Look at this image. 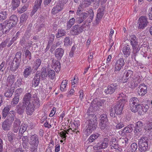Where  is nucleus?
Listing matches in <instances>:
<instances>
[{
	"label": "nucleus",
	"mask_w": 152,
	"mask_h": 152,
	"mask_svg": "<svg viewBox=\"0 0 152 152\" xmlns=\"http://www.w3.org/2000/svg\"><path fill=\"white\" fill-rule=\"evenodd\" d=\"M87 115H88V118L89 119L86 122L87 125L83 131L84 132L86 133L88 135L96 129L97 123L96 115L92 114H89L88 113Z\"/></svg>",
	"instance_id": "f257e3e1"
},
{
	"label": "nucleus",
	"mask_w": 152,
	"mask_h": 152,
	"mask_svg": "<svg viewBox=\"0 0 152 152\" xmlns=\"http://www.w3.org/2000/svg\"><path fill=\"white\" fill-rule=\"evenodd\" d=\"M125 103V100L120 99L116 104L111 107L110 110V116L113 117H115V114L117 115H121Z\"/></svg>",
	"instance_id": "f03ea898"
},
{
	"label": "nucleus",
	"mask_w": 152,
	"mask_h": 152,
	"mask_svg": "<svg viewBox=\"0 0 152 152\" xmlns=\"http://www.w3.org/2000/svg\"><path fill=\"white\" fill-rule=\"evenodd\" d=\"M33 99L32 100V102H31L26 108V113L29 115H31L34 110L35 107L38 108L39 106V99L37 97V95L33 94L32 97Z\"/></svg>",
	"instance_id": "7ed1b4c3"
},
{
	"label": "nucleus",
	"mask_w": 152,
	"mask_h": 152,
	"mask_svg": "<svg viewBox=\"0 0 152 152\" xmlns=\"http://www.w3.org/2000/svg\"><path fill=\"white\" fill-rule=\"evenodd\" d=\"M39 142L38 136L36 134L32 135L30 137L29 142L30 146L29 150L32 152H37Z\"/></svg>",
	"instance_id": "20e7f679"
},
{
	"label": "nucleus",
	"mask_w": 152,
	"mask_h": 152,
	"mask_svg": "<svg viewBox=\"0 0 152 152\" xmlns=\"http://www.w3.org/2000/svg\"><path fill=\"white\" fill-rule=\"evenodd\" d=\"M148 138L144 136L138 140V150L140 152H145L148 150Z\"/></svg>",
	"instance_id": "39448f33"
},
{
	"label": "nucleus",
	"mask_w": 152,
	"mask_h": 152,
	"mask_svg": "<svg viewBox=\"0 0 152 152\" xmlns=\"http://www.w3.org/2000/svg\"><path fill=\"white\" fill-rule=\"evenodd\" d=\"M99 118L101 122L99 123L100 127L101 129L106 130L110 129V124L108 121L106 114H103L100 115Z\"/></svg>",
	"instance_id": "423d86ee"
},
{
	"label": "nucleus",
	"mask_w": 152,
	"mask_h": 152,
	"mask_svg": "<svg viewBox=\"0 0 152 152\" xmlns=\"http://www.w3.org/2000/svg\"><path fill=\"white\" fill-rule=\"evenodd\" d=\"M86 22V21H84L83 24L81 26L78 25H74L70 30V34L72 35H77L81 33L83 30L84 26Z\"/></svg>",
	"instance_id": "0eeeda50"
},
{
	"label": "nucleus",
	"mask_w": 152,
	"mask_h": 152,
	"mask_svg": "<svg viewBox=\"0 0 152 152\" xmlns=\"http://www.w3.org/2000/svg\"><path fill=\"white\" fill-rule=\"evenodd\" d=\"M130 109L132 112L136 113L137 111V108L140 104L138 98L136 97L131 98L129 100Z\"/></svg>",
	"instance_id": "6e6552de"
},
{
	"label": "nucleus",
	"mask_w": 152,
	"mask_h": 152,
	"mask_svg": "<svg viewBox=\"0 0 152 152\" xmlns=\"http://www.w3.org/2000/svg\"><path fill=\"white\" fill-rule=\"evenodd\" d=\"M118 87V85L116 83L110 84L104 90V92L107 94H112L117 90Z\"/></svg>",
	"instance_id": "1a4fd4ad"
},
{
	"label": "nucleus",
	"mask_w": 152,
	"mask_h": 152,
	"mask_svg": "<svg viewBox=\"0 0 152 152\" xmlns=\"http://www.w3.org/2000/svg\"><path fill=\"white\" fill-rule=\"evenodd\" d=\"M136 125V126L134 127V132L135 135L140 136L142 134L143 123L142 121H139L137 123Z\"/></svg>",
	"instance_id": "9d476101"
},
{
	"label": "nucleus",
	"mask_w": 152,
	"mask_h": 152,
	"mask_svg": "<svg viewBox=\"0 0 152 152\" xmlns=\"http://www.w3.org/2000/svg\"><path fill=\"white\" fill-rule=\"evenodd\" d=\"M4 28L3 31V34H7L13 27L15 25L9 20H5L4 23Z\"/></svg>",
	"instance_id": "9b49d317"
},
{
	"label": "nucleus",
	"mask_w": 152,
	"mask_h": 152,
	"mask_svg": "<svg viewBox=\"0 0 152 152\" xmlns=\"http://www.w3.org/2000/svg\"><path fill=\"white\" fill-rule=\"evenodd\" d=\"M109 142L108 139L105 138L104 139L102 142H100L97 143L94 147L95 150H99L102 148H105L107 147Z\"/></svg>",
	"instance_id": "f8f14e48"
},
{
	"label": "nucleus",
	"mask_w": 152,
	"mask_h": 152,
	"mask_svg": "<svg viewBox=\"0 0 152 152\" xmlns=\"http://www.w3.org/2000/svg\"><path fill=\"white\" fill-rule=\"evenodd\" d=\"M139 20V22L138 28L140 29H143L146 27L148 23L147 18L145 16H142L140 18Z\"/></svg>",
	"instance_id": "ddd939ff"
},
{
	"label": "nucleus",
	"mask_w": 152,
	"mask_h": 152,
	"mask_svg": "<svg viewBox=\"0 0 152 152\" xmlns=\"http://www.w3.org/2000/svg\"><path fill=\"white\" fill-rule=\"evenodd\" d=\"M22 52L21 51L18 52L15 54V58L13 61V63H16L15 65H14V66H20V63L21 59V55ZM12 65V66H13Z\"/></svg>",
	"instance_id": "4468645a"
},
{
	"label": "nucleus",
	"mask_w": 152,
	"mask_h": 152,
	"mask_svg": "<svg viewBox=\"0 0 152 152\" xmlns=\"http://www.w3.org/2000/svg\"><path fill=\"white\" fill-rule=\"evenodd\" d=\"M147 86L144 83H141L138 87V93L140 96L144 95L147 92Z\"/></svg>",
	"instance_id": "2eb2a0df"
},
{
	"label": "nucleus",
	"mask_w": 152,
	"mask_h": 152,
	"mask_svg": "<svg viewBox=\"0 0 152 152\" xmlns=\"http://www.w3.org/2000/svg\"><path fill=\"white\" fill-rule=\"evenodd\" d=\"M33 95L32 93L31 94V92L26 93L23 97V102H21L25 104V105L28 106V104H29L31 103L30 100H32L33 99L32 97Z\"/></svg>",
	"instance_id": "dca6fc26"
},
{
	"label": "nucleus",
	"mask_w": 152,
	"mask_h": 152,
	"mask_svg": "<svg viewBox=\"0 0 152 152\" xmlns=\"http://www.w3.org/2000/svg\"><path fill=\"white\" fill-rule=\"evenodd\" d=\"M22 144L23 148L26 149H29L30 147L29 146V137L28 136H23L22 138Z\"/></svg>",
	"instance_id": "f3484780"
},
{
	"label": "nucleus",
	"mask_w": 152,
	"mask_h": 152,
	"mask_svg": "<svg viewBox=\"0 0 152 152\" xmlns=\"http://www.w3.org/2000/svg\"><path fill=\"white\" fill-rule=\"evenodd\" d=\"M25 104L23 103L20 102L19 104L17 105L16 108V111L19 115H21L23 113L25 107H27Z\"/></svg>",
	"instance_id": "a211bd4d"
},
{
	"label": "nucleus",
	"mask_w": 152,
	"mask_h": 152,
	"mask_svg": "<svg viewBox=\"0 0 152 152\" xmlns=\"http://www.w3.org/2000/svg\"><path fill=\"white\" fill-rule=\"evenodd\" d=\"M64 53V50L61 48L56 49L55 51V56L58 60H61L62 57Z\"/></svg>",
	"instance_id": "6ab92c4d"
},
{
	"label": "nucleus",
	"mask_w": 152,
	"mask_h": 152,
	"mask_svg": "<svg viewBox=\"0 0 152 152\" xmlns=\"http://www.w3.org/2000/svg\"><path fill=\"white\" fill-rule=\"evenodd\" d=\"M149 108L147 104L140 105L137 108V111L139 114H143L146 113Z\"/></svg>",
	"instance_id": "aec40b11"
},
{
	"label": "nucleus",
	"mask_w": 152,
	"mask_h": 152,
	"mask_svg": "<svg viewBox=\"0 0 152 152\" xmlns=\"http://www.w3.org/2000/svg\"><path fill=\"white\" fill-rule=\"evenodd\" d=\"M104 14V10L102 8H99L97 10L96 23L98 24L102 18Z\"/></svg>",
	"instance_id": "412c9836"
},
{
	"label": "nucleus",
	"mask_w": 152,
	"mask_h": 152,
	"mask_svg": "<svg viewBox=\"0 0 152 152\" xmlns=\"http://www.w3.org/2000/svg\"><path fill=\"white\" fill-rule=\"evenodd\" d=\"M88 13L86 12H82V13L79 15V17L77 19L76 21L78 23H80L85 20L88 17Z\"/></svg>",
	"instance_id": "4be33fe9"
},
{
	"label": "nucleus",
	"mask_w": 152,
	"mask_h": 152,
	"mask_svg": "<svg viewBox=\"0 0 152 152\" xmlns=\"http://www.w3.org/2000/svg\"><path fill=\"white\" fill-rule=\"evenodd\" d=\"M122 52L125 57H128L130 55L131 52V49L129 45H126L123 47Z\"/></svg>",
	"instance_id": "5701e85b"
},
{
	"label": "nucleus",
	"mask_w": 152,
	"mask_h": 152,
	"mask_svg": "<svg viewBox=\"0 0 152 152\" xmlns=\"http://www.w3.org/2000/svg\"><path fill=\"white\" fill-rule=\"evenodd\" d=\"M15 112L14 110L10 111L7 116L6 120L12 124L15 118Z\"/></svg>",
	"instance_id": "b1692460"
},
{
	"label": "nucleus",
	"mask_w": 152,
	"mask_h": 152,
	"mask_svg": "<svg viewBox=\"0 0 152 152\" xmlns=\"http://www.w3.org/2000/svg\"><path fill=\"white\" fill-rule=\"evenodd\" d=\"M12 124L7 121L5 120L2 122V128L4 131H8L10 129Z\"/></svg>",
	"instance_id": "393cba45"
},
{
	"label": "nucleus",
	"mask_w": 152,
	"mask_h": 152,
	"mask_svg": "<svg viewBox=\"0 0 152 152\" xmlns=\"http://www.w3.org/2000/svg\"><path fill=\"white\" fill-rule=\"evenodd\" d=\"M129 40L132 47L139 46L136 37L134 35H130Z\"/></svg>",
	"instance_id": "a878e982"
},
{
	"label": "nucleus",
	"mask_w": 152,
	"mask_h": 152,
	"mask_svg": "<svg viewBox=\"0 0 152 152\" xmlns=\"http://www.w3.org/2000/svg\"><path fill=\"white\" fill-rule=\"evenodd\" d=\"M42 0H36L33 9L31 12V15H33L37 11V9L40 7Z\"/></svg>",
	"instance_id": "bb28decb"
},
{
	"label": "nucleus",
	"mask_w": 152,
	"mask_h": 152,
	"mask_svg": "<svg viewBox=\"0 0 152 152\" xmlns=\"http://www.w3.org/2000/svg\"><path fill=\"white\" fill-rule=\"evenodd\" d=\"M21 121L18 118H15V120L13 123V131L15 133H16L18 131L20 125Z\"/></svg>",
	"instance_id": "cd10ccee"
},
{
	"label": "nucleus",
	"mask_w": 152,
	"mask_h": 152,
	"mask_svg": "<svg viewBox=\"0 0 152 152\" xmlns=\"http://www.w3.org/2000/svg\"><path fill=\"white\" fill-rule=\"evenodd\" d=\"M63 6L58 3V5L55 6L52 10V13L55 15L58 12L61 11L63 9Z\"/></svg>",
	"instance_id": "c85d7f7f"
},
{
	"label": "nucleus",
	"mask_w": 152,
	"mask_h": 152,
	"mask_svg": "<svg viewBox=\"0 0 152 152\" xmlns=\"http://www.w3.org/2000/svg\"><path fill=\"white\" fill-rule=\"evenodd\" d=\"M30 37V35L29 34H24V35L22 39L20 42V43L22 46H25L26 47L27 46L26 45L27 43V40H28Z\"/></svg>",
	"instance_id": "c756f323"
},
{
	"label": "nucleus",
	"mask_w": 152,
	"mask_h": 152,
	"mask_svg": "<svg viewBox=\"0 0 152 152\" xmlns=\"http://www.w3.org/2000/svg\"><path fill=\"white\" fill-rule=\"evenodd\" d=\"M66 31L62 29H59L58 30L57 33L56 34V36L57 38H58L63 36L66 35Z\"/></svg>",
	"instance_id": "7c9ffc66"
},
{
	"label": "nucleus",
	"mask_w": 152,
	"mask_h": 152,
	"mask_svg": "<svg viewBox=\"0 0 152 152\" xmlns=\"http://www.w3.org/2000/svg\"><path fill=\"white\" fill-rule=\"evenodd\" d=\"M10 110V107L8 105L7 106L4 108L2 112L3 118L4 119L7 116Z\"/></svg>",
	"instance_id": "2f4dec72"
},
{
	"label": "nucleus",
	"mask_w": 152,
	"mask_h": 152,
	"mask_svg": "<svg viewBox=\"0 0 152 152\" xmlns=\"http://www.w3.org/2000/svg\"><path fill=\"white\" fill-rule=\"evenodd\" d=\"M10 110V107L8 105L7 106L4 108L2 112L3 118L4 119L7 116Z\"/></svg>",
	"instance_id": "473e14b6"
},
{
	"label": "nucleus",
	"mask_w": 152,
	"mask_h": 152,
	"mask_svg": "<svg viewBox=\"0 0 152 152\" xmlns=\"http://www.w3.org/2000/svg\"><path fill=\"white\" fill-rule=\"evenodd\" d=\"M10 110V107L8 105L7 106L4 108L2 112L3 118L4 119L7 116Z\"/></svg>",
	"instance_id": "72a5a7b5"
},
{
	"label": "nucleus",
	"mask_w": 152,
	"mask_h": 152,
	"mask_svg": "<svg viewBox=\"0 0 152 152\" xmlns=\"http://www.w3.org/2000/svg\"><path fill=\"white\" fill-rule=\"evenodd\" d=\"M7 137L8 140L11 143L13 142V140L15 138V135L11 132H9L7 134Z\"/></svg>",
	"instance_id": "f704fd0d"
},
{
	"label": "nucleus",
	"mask_w": 152,
	"mask_h": 152,
	"mask_svg": "<svg viewBox=\"0 0 152 152\" xmlns=\"http://www.w3.org/2000/svg\"><path fill=\"white\" fill-rule=\"evenodd\" d=\"M100 134L98 133H95L91 135L89 137L88 140L91 143L94 142L99 136Z\"/></svg>",
	"instance_id": "c9c22d12"
},
{
	"label": "nucleus",
	"mask_w": 152,
	"mask_h": 152,
	"mask_svg": "<svg viewBox=\"0 0 152 152\" xmlns=\"http://www.w3.org/2000/svg\"><path fill=\"white\" fill-rule=\"evenodd\" d=\"M75 19L74 18H72L66 23V30L69 29L73 25L75 22Z\"/></svg>",
	"instance_id": "e433bc0d"
},
{
	"label": "nucleus",
	"mask_w": 152,
	"mask_h": 152,
	"mask_svg": "<svg viewBox=\"0 0 152 152\" xmlns=\"http://www.w3.org/2000/svg\"><path fill=\"white\" fill-rule=\"evenodd\" d=\"M9 20L15 26L18 21V18L16 15H12L10 16Z\"/></svg>",
	"instance_id": "4c0bfd02"
},
{
	"label": "nucleus",
	"mask_w": 152,
	"mask_h": 152,
	"mask_svg": "<svg viewBox=\"0 0 152 152\" xmlns=\"http://www.w3.org/2000/svg\"><path fill=\"white\" fill-rule=\"evenodd\" d=\"M14 90L13 88L11 87L10 89H8L7 91L4 93V96L7 97H10L12 96Z\"/></svg>",
	"instance_id": "58836bf2"
},
{
	"label": "nucleus",
	"mask_w": 152,
	"mask_h": 152,
	"mask_svg": "<svg viewBox=\"0 0 152 152\" xmlns=\"http://www.w3.org/2000/svg\"><path fill=\"white\" fill-rule=\"evenodd\" d=\"M19 95L15 94V95L11 102V104L12 106H15L19 102Z\"/></svg>",
	"instance_id": "ea45409f"
},
{
	"label": "nucleus",
	"mask_w": 152,
	"mask_h": 152,
	"mask_svg": "<svg viewBox=\"0 0 152 152\" xmlns=\"http://www.w3.org/2000/svg\"><path fill=\"white\" fill-rule=\"evenodd\" d=\"M20 2V0H12V5L13 10L19 6Z\"/></svg>",
	"instance_id": "a19ab883"
},
{
	"label": "nucleus",
	"mask_w": 152,
	"mask_h": 152,
	"mask_svg": "<svg viewBox=\"0 0 152 152\" xmlns=\"http://www.w3.org/2000/svg\"><path fill=\"white\" fill-rule=\"evenodd\" d=\"M67 83V81L65 80H63L61 83L60 87V90L63 92L66 90V86Z\"/></svg>",
	"instance_id": "79ce46f5"
},
{
	"label": "nucleus",
	"mask_w": 152,
	"mask_h": 152,
	"mask_svg": "<svg viewBox=\"0 0 152 152\" xmlns=\"http://www.w3.org/2000/svg\"><path fill=\"white\" fill-rule=\"evenodd\" d=\"M47 75L50 79H53L55 77V72L53 70H48Z\"/></svg>",
	"instance_id": "37998d69"
},
{
	"label": "nucleus",
	"mask_w": 152,
	"mask_h": 152,
	"mask_svg": "<svg viewBox=\"0 0 152 152\" xmlns=\"http://www.w3.org/2000/svg\"><path fill=\"white\" fill-rule=\"evenodd\" d=\"M137 148V145L136 143H133L131 144L129 148L130 152H135Z\"/></svg>",
	"instance_id": "c03bdc74"
},
{
	"label": "nucleus",
	"mask_w": 152,
	"mask_h": 152,
	"mask_svg": "<svg viewBox=\"0 0 152 152\" xmlns=\"http://www.w3.org/2000/svg\"><path fill=\"white\" fill-rule=\"evenodd\" d=\"M139 46H137L135 47H132L133 49V51L132 53V55L131 57L132 58H134L135 60V56L137 55V52L138 49V48Z\"/></svg>",
	"instance_id": "a18cd8bd"
},
{
	"label": "nucleus",
	"mask_w": 152,
	"mask_h": 152,
	"mask_svg": "<svg viewBox=\"0 0 152 152\" xmlns=\"http://www.w3.org/2000/svg\"><path fill=\"white\" fill-rule=\"evenodd\" d=\"M27 126L25 124H22L21 125L19 130V133L22 134L26 130Z\"/></svg>",
	"instance_id": "49530a36"
},
{
	"label": "nucleus",
	"mask_w": 152,
	"mask_h": 152,
	"mask_svg": "<svg viewBox=\"0 0 152 152\" xmlns=\"http://www.w3.org/2000/svg\"><path fill=\"white\" fill-rule=\"evenodd\" d=\"M15 78L13 75H10L7 78V82L8 83L11 85L14 82Z\"/></svg>",
	"instance_id": "de8ad7c7"
},
{
	"label": "nucleus",
	"mask_w": 152,
	"mask_h": 152,
	"mask_svg": "<svg viewBox=\"0 0 152 152\" xmlns=\"http://www.w3.org/2000/svg\"><path fill=\"white\" fill-rule=\"evenodd\" d=\"M31 72V67H28L25 69L23 75L25 77H27Z\"/></svg>",
	"instance_id": "09e8293b"
},
{
	"label": "nucleus",
	"mask_w": 152,
	"mask_h": 152,
	"mask_svg": "<svg viewBox=\"0 0 152 152\" xmlns=\"http://www.w3.org/2000/svg\"><path fill=\"white\" fill-rule=\"evenodd\" d=\"M64 45L66 46H71L72 43V41H70V38L68 37H66L64 39Z\"/></svg>",
	"instance_id": "8fccbe9b"
},
{
	"label": "nucleus",
	"mask_w": 152,
	"mask_h": 152,
	"mask_svg": "<svg viewBox=\"0 0 152 152\" xmlns=\"http://www.w3.org/2000/svg\"><path fill=\"white\" fill-rule=\"evenodd\" d=\"M124 64V62L123 58H120L118 60L115 64L116 66H123Z\"/></svg>",
	"instance_id": "3c124183"
},
{
	"label": "nucleus",
	"mask_w": 152,
	"mask_h": 152,
	"mask_svg": "<svg viewBox=\"0 0 152 152\" xmlns=\"http://www.w3.org/2000/svg\"><path fill=\"white\" fill-rule=\"evenodd\" d=\"M134 126L132 124L128 125L127 126L125 127V129L126 131V133H129L132 132L133 130Z\"/></svg>",
	"instance_id": "603ef678"
},
{
	"label": "nucleus",
	"mask_w": 152,
	"mask_h": 152,
	"mask_svg": "<svg viewBox=\"0 0 152 152\" xmlns=\"http://www.w3.org/2000/svg\"><path fill=\"white\" fill-rule=\"evenodd\" d=\"M28 18V15L25 14L23 13L22 14L20 17V23H23L24 21H26Z\"/></svg>",
	"instance_id": "864d4df0"
},
{
	"label": "nucleus",
	"mask_w": 152,
	"mask_h": 152,
	"mask_svg": "<svg viewBox=\"0 0 152 152\" xmlns=\"http://www.w3.org/2000/svg\"><path fill=\"white\" fill-rule=\"evenodd\" d=\"M0 18L3 20H5L7 18V12L5 11H0Z\"/></svg>",
	"instance_id": "5fc2aeb1"
},
{
	"label": "nucleus",
	"mask_w": 152,
	"mask_h": 152,
	"mask_svg": "<svg viewBox=\"0 0 152 152\" xmlns=\"http://www.w3.org/2000/svg\"><path fill=\"white\" fill-rule=\"evenodd\" d=\"M15 83L16 86L19 87L22 86H23L24 83L22 81V79L21 78H19L17 79V81Z\"/></svg>",
	"instance_id": "6e6d98bb"
},
{
	"label": "nucleus",
	"mask_w": 152,
	"mask_h": 152,
	"mask_svg": "<svg viewBox=\"0 0 152 152\" xmlns=\"http://www.w3.org/2000/svg\"><path fill=\"white\" fill-rule=\"evenodd\" d=\"M133 78V82H137L140 83L142 80V77L138 75H135Z\"/></svg>",
	"instance_id": "4d7b16f0"
},
{
	"label": "nucleus",
	"mask_w": 152,
	"mask_h": 152,
	"mask_svg": "<svg viewBox=\"0 0 152 152\" xmlns=\"http://www.w3.org/2000/svg\"><path fill=\"white\" fill-rule=\"evenodd\" d=\"M49 39L48 41V44L51 45L53 41L55 38V35L53 34H51L49 35Z\"/></svg>",
	"instance_id": "13d9d810"
},
{
	"label": "nucleus",
	"mask_w": 152,
	"mask_h": 152,
	"mask_svg": "<svg viewBox=\"0 0 152 152\" xmlns=\"http://www.w3.org/2000/svg\"><path fill=\"white\" fill-rule=\"evenodd\" d=\"M40 80L39 79H37L34 78V79L32 81V86H33L36 87L37 86L39 83Z\"/></svg>",
	"instance_id": "bf43d9fd"
},
{
	"label": "nucleus",
	"mask_w": 152,
	"mask_h": 152,
	"mask_svg": "<svg viewBox=\"0 0 152 152\" xmlns=\"http://www.w3.org/2000/svg\"><path fill=\"white\" fill-rule=\"evenodd\" d=\"M27 7V5H25L22 7L20 8L18 11L20 13H22L26 11Z\"/></svg>",
	"instance_id": "052dcab7"
},
{
	"label": "nucleus",
	"mask_w": 152,
	"mask_h": 152,
	"mask_svg": "<svg viewBox=\"0 0 152 152\" xmlns=\"http://www.w3.org/2000/svg\"><path fill=\"white\" fill-rule=\"evenodd\" d=\"M25 55L26 57L30 60L31 58V53L30 51L28 50H26V51Z\"/></svg>",
	"instance_id": "680f3d73"
},
{
	"label": "nucleus",
	"mask_w": 152,
	"mask_h": 152,
	"mask_svg": "<svg viewBox=\"0 0 152 152\" xmlns=\"http://www.w3.org/2000/svg\"><path fill=\"white\" fill-rule=\"evenodd\" d=\"M32 26V25L31 23H30L28 25L25 34H28L31 31Z\"/></svg>",
	"instance_id": "e2e57ef3"
},
{
	"label": "nucleus",
	"mask_w": 152,
	"mask_h": 152,
	"mask_svg": "<svg viewBox=\"0 0 152 152\" xmlns=\"http://www.w3.org/2000/svg\"><path fill=\"white\" fill-rule=\"evenodd\" d=\"M89 11L90 15L89 18V22L91 23L93 18L94 13L93 10H90Z\"/></svg>",
	"instance_id": "0e129e2a"
},
{
	"label": "nucleus",
	"mask_w": 152,
	"mask_h": 152,
	"mask_svg": "<svg viewBox=\"0 0 152 152\" xmlns=\"http://www.w3.org/2000/svg\"><path fill=\"white\" fill-rule=\"evenodd\" d=\"M7 40H5L3 42H1V43L0 44V49H2L3 48H5L7 45Z\"/></svg>",
	"instance_id": "69168bd1"
},
{
	"label": "nucleus",
	"mask_w": 152,
	"mask_h": 152,
	"mask_svg": "<svg viewBox=\"0 0 152 152\" xmlns=\"http://www.w3.org/2000/svg\"><path fill=\"white\" fill-rule=\"evenodd\" d=\"M124 125L122 122H120L118 123L116 126V129H118L124 127Z\"/></svg>",
	"instance_id": "338daca9"
},
{
	"label": "nucleus",
	"mask_w": 152,
	"mask_h": 152,
	"mask_svg": "<svg viewBox=\"0 0 152 152\" xmlns=\"http://www.w3.org/2000/svg\"><path fill=\"white\" fill-rule=\"evenodd\" d=\"M52 66H60V64L58 61L53 60Z\"/></svg>",
	"instance_id": "774afa93"
}]
</instances>
